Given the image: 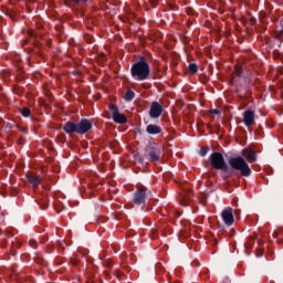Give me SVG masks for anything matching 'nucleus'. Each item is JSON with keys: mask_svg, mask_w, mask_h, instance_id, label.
<instances>
[{"mask_svg": "<svg viewBox=\"0 0 283 283\" xmlns=\"http://www.w3.org/2000/svg\"><path fill=\"white\" fill-rule=\"evenodd\" d=\"M64 132L66 134H74V132L76 134H78V127H77V124H74L72 122H67L64 126Z\"/></svg>", "mask_w": 283, "mask_h": 283, "instance_id": "10", "label": "nucleus"}, {"mask_svg": "<svg viewBox=\"0 0 283 283\" xmlns=\"http://www.w3.org/2000/svg\"><path fill=\"white\" fill-rule=\"evenodd\" d=\"M189 72H191V74H196V72H198V65L190 64L189 65Z\"/></svg>", "mask_w": 283, "mask_h": 283, "instance_id": "17", "label": "nucleus"}, {"mask_svg": "<svg viewBox=\"0 0 283 283\" xmlns=\"http://www.w3.org/2000/svg\"><path fill=\"white\" fill-rule=\"evenodd\" d=\"M29 244H30V247H32V249H36V241L34 239H31L29 241Z\"/></svg>", "mask_w": 283, "mask_h": 283, "instance_id": "19", "label": "nucleus"}, {"mask_svg": "<svg viewBox=\"0 0 283 283\" xmlns=\"http://www.w3.org/2000/svg\"><path fill=\"white\" fill-rule=\"evenodd\" d=\"M146 191H147V189L144 187L138 188V190L135 193V203L136 205H143V202H145Z\"/></svg>", "mask_w": 283, "mask_h": 283, "instance_id": "9", "label": "nucleus"}, {"mask_svg": "<svg viewBox=\"0 0 283 283\" xmlns=\"http://www.w3.org/2000/svg\"><path fill=\"white\" fill-rule=\"evenodd\" d=\"M130 74L135 81H146L149 76V63L142 59L139 62L133 64Z\"/></svg>", "mask_w": 283, "mask_h": 283, "instance_id": "2", "label": "nucleus"}, {"mask_svg": "<svg viewBox=\"0 0 283 283\" xmlns=\"http://www.w3.org/2000/svg\"><path fill=\"white\" fill-rule=\"evenodd\" d=\"M222 221L227 227H232L235 219L233 218V208L228 207L221 213Z\"/></svg>", "mask_w": 283, "mask_h": 283, "instance_id": "5", "label": "nucleus"}, {"mask_svg": "<svg viewBox=\"0 0 283 283\" xmlns=\"http://www.w3.org/2000/svg\"><path fill=\"white\" fill-rule=\"evenodd\" d=\"M109 109L113 114L114 123H117L118 125H124V123H127V116H125V114L118 112V106L112 105L109 107Z\"/></svg>", "mask_w": 283, "mask_h": 283, "instance_id": "4", "label": "nucleus"}, {"mask_svg": "<svg viewBox=\"0 0 283 283\" xmlns=\"http://www.w3.org/2000/svg\"><path fill=\"white\" fill-rule=\"evenodd\" d=\"M281 23H283V20L281 21Z\"/></svg>", "mask_w": 283, "mask_h": 283, "instance_id": "21", "label": "nucleus"}, {"mask_svg": "<svg viewBox=\"0 0 283 283\" xmlns=\"http://www.w3.org/2000/svg\"><path fill=\"white\" fill-rule=\"evenodd\" d=\"M210 163L213 169H219L221 171H227L228 166L224 161V157L220 153H212L210 156Z\"/></svg>", "mask_w": 283, "mask_h": 283, "instance_id": "3", "label": "nucleus"}, {"mask_svg": "<svg viewBox=\"0 0 283 283\" xmlns=\"http://www.w3.org/2000/svg\"><path fill=\"white\" fill-rule=\"evenodd\" d=\"M242 156L230 157L229 165L235 171H240L241 176H251V168L248 163H255L258 160V154L251 148H244Z\"/></svg>", "mask_w": 283, "mask_h": 283, "instance_id": "1", "label": "nucleus"}, {"mask_svg": "<svg viewBox=\"0 0 283 283\" xmlns=\"http://www.w3.org/2000/svg\"><path fill=\"white\" fill-rule=\"evenodd\" d=\"M179 205H181V207H187V205H189V197L180 199Z\"/></svg>", "mask_w": 283, "mask_h": 283, "instance_id": "15", "label": "nucleus"}, {"mask_svg": "<svg viewBox=\"0 0 283 283\" xmlns=\"http://www.w3.org/2000/svg\"><path fill=\"white\" fill-rule=\"evenodd\" d=\"M243 124L245 127H252V125H255V111L248 109L243 113Z\"/></svg>", "mask_w": 283, "mask_h": 283, "instance_id": "6", "label": "nucleus"}, {"mask_svg": "<svg viewBox=\"0 0 283 283\" xmlns=\"http://www.w3.org/2000/svg\"><path fill=\"white\" fill-rule=\"evenodd\" d=\"M149 156L153 163H157V160L160 158V154H158L157 151H150Z\"/></svg>", "mask_w": 283, "mask_h": 283, "instance_id": "13", "label": "nucleus"}, {"mask_svg": "<svg viewBox=\"0 0 283 283\" xmlns=\"http://www.w3.org/2000/svg\"><path fill=\"white\" fill-rule=\"evenodd\" d=\"M21 114H22V116H24V118H28V116H30V114H31V111H30V108L25 107L21 111Z\"/></svg>", "mask_w": 283, "mask_h": 283, "instance_id": "16", "label": "nucleus"}, {"mask_svg": "<svg viewBox=\"0 0 283 283\" xmlns=\"http://www.w3.org/2000/svg\"><path fill=\"white\" fill-rule=\"evenodd\" d=\"M134 96H136V94L133 91H127L125 94V101H134Z\"/></svg>", "mask_w": 283, "mask_h": 283, "instance_id": "14", "label": "nucleus"}, {"mask_svg": "<svg viewBox=\"0 0 283 283\" xmlns=\"http://www.w3.org/2000/svg\"><path fill=\"white\" fill-rule=\"evenodd\" d=\"M210 114H217L218 115V114H220V111L219 109H211Z\"/></svg>", "mask_w": 283, "mask_h": 283, "instance_id": "20", "label": "nucleus"}, {"mask_svg": "<svg viewBox=\"0 0 283 283\" xmlns=\"http://www.w3.org/2000/svg\"><path fill=\"white\" fill-rule=\"evenodd\" d=\"M27 178L32 187H39V185H41V178L39 176L29 175Z\"/></svg>", "mask_w": 283, "mask_h": 283, "instance_id": "11", "label": "nucleus"}, {"mask_svg": "<svg viewBox=\"0 0 283 283\" xmlns=\"http://www.w3.org/2000/svg\"><path fill=\"white\" fill-rule=\"evenodd\" d=\"M161 114L163 105L158 104V102H154L149 111L150 118H160Z\"/></svg>", "mask_w": 283, "mask_h": 283, "instance_id": "7", "label": "nucleus"}, {"mask_svg": "<svg viewBox=\"0 0 283 283\" xmlns=\"http://www.w3.org/2000/svg\"><path fill=\"white\" fill-rule=\"evenodd\" d=\"M147 134H160L163 129L158 125L150 124L146 127Z\"/></svg>", "mask_w": 283, "mask_h": 283, "instance_id": "12", "label": "nucleus"}, {"mask_svg": "<svg viewBox=\"0 0 283 283\" xmlns=\"http://www.w3.org/2000/svg\"><path fill=\"white\" fill-rule=\"evenodd\" d=\"M90 129H92V122H90L88 119H82L77 124V134H87Z\"/></svg>", "mask_w": 283, "mask_h": 283, "instance_id": "8", "label": "nucleus"}, {"mask_svg": "<svg viewBox=\"0 0 283 283\" xmlns=\"http://www.w3.org/2000/svg\"><path fill=\"white\" fill-rule=\"evenodd\" d=\"M234 74H237V76H240V74H242V66L237 65L234 69Z\"/></svg>", "mask_w": 283, "mask_h": 283, "instance_id": "18", "label": "nucleus"}]
</instances>
